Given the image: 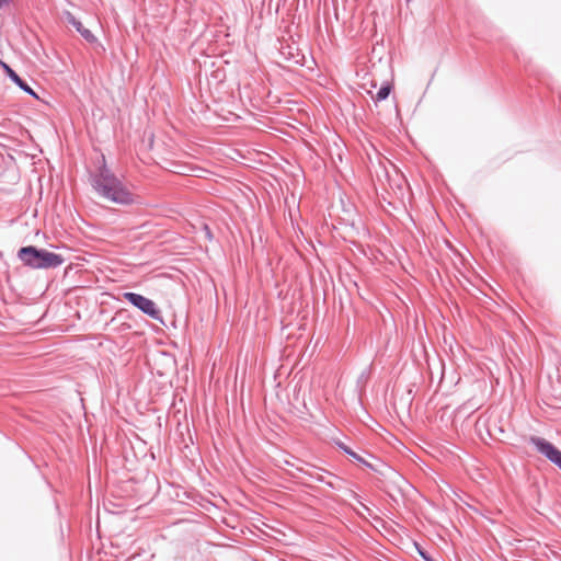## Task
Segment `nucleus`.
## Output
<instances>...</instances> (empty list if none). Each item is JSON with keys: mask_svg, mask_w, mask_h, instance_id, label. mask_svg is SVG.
Masks as SVG:
<instances>
[{"mask_svg": "<svg viewBox=\"0 0 561 561\" xmlns=\"http://www.w3.org/2000/svg\"><path fill=\"white\" fill-rule=\"evenodd\" d=\"M91 184L95 192L115 204L130 205L135 202L134 194L106 165L104 154H101V164L91 175Z\"/></svg>", "mask_w": 561, "mask_h": 561, "instance_id": "f257e3e1", "label": "nucleus"}, {"mask_svg": "<svg viewBox=\"0 0 561 561\" xmlns=\"http://www.w3.org/2000/svg\"><path fill=\"white\" fill-rule=\"evenodd\" d=\"M18 259L25 266L34 270L56 268L65 262L60 254L37 249L34 245L22 247L18 251Z\"/></svg>", "mask_w": 561, "mask_h": 561, "instance_id": "f03ea898", "label": "nucleus"}, {"mask_svg": "<svg viewBox=\"0 0 561 561\" xmlns=\"http://www.w3.org/2000/svg\"><path fill=\"white\" fill-rule=\"evenodd\" d=\"M124 298L131 304L134 307L141 310L145 314L149 316L150 318L158 320L160 319V310L157 308V305L153 300L137 294L127 291L124 294Z\"/></svg>", "mask_w": 561, "mask_h": 561, "instance_id": "7ed1b4c3", "label": "nucleus"}, {"mask_svg": "<svg viewBox=\"0 0 561 561\" xmlns=\"http://www.w3.org/2000/svg\"><path fill=\"white\" fill-rule=\"evenodd\" d=\"M529 443L561 470V451L554 445L539 436H530Z\"/></svg>", "mask_w": 561, "mask_h": 561, "instance_id": "20e7f679", "label": "nucleus"}, {"mask_svg": "<svg viewBox=\"0 0 561 561\" xmlns=\"http://www.w3.org/2000/svg\"><path fill=\"white\" fill-rule=\"evenodd\" d=\"M64 18L66 22L73 26L88 43H93L96 41V37L93 35V33L90 30L85 28L82 25V23L79 20H77L71 12L66 11L64 13Z\"/></svg>", "mask_w": 561, "mask_h": 561, "instance_id": "39448f33", "label": "nucleus"}, {"mask_svg": "<svg viewBox=\"0 0 561 561\" xmlns=\"http://www.w3.org/2000/svg\"><path fill=\"white\" fill-rule=\"evenodd\" d=\"M297 470L302 472L304 474L310 477L311 479L318 481V482H322V483L328 484L331 488H334L333 483L331 481L325 480V477H324V474H328L330 477L332 474L329 471H327V470H324L322 468L312 467V470H305L302 468H298Z\"/></svg>", "mask_w": 561, "mask_h": 561, "instance_id": "423d86ee", "label": "nucleus"}, {"mask_svg": "<svg viewBox=\"0 0 561 561\" xmlns=\"http://www.w3.org/2000/svg\"><path fill=\"white\" fill-rule=\"evenodd\" d=\"M3 68L7 72V75L9 76V78L14 82L16 83L23 91H25L27 94L34 96V98H37V95L35 94V92L33 91V89L24 81L22 80L18 73L12 70L8 65L3 64Z\"/></svg>", "mask_w": 561, "mask_h": 561, "instance_id": "0eeeda50", "label": "nucleus"}, {"mask_svg": "<svg viewBox=\"0 0 561 561\" xmlns=\"http://www.w3.org/2000/svg\"><path fill=\"white\" fill-rule=\"evenodd\" d=\"M337 446L340 449H342L346 455L351 456L354 460L367 466V467H370V465L365 461V459L363 457H360L358 454H356L355 451H353L350 447H347L344 443H337Z\"/></svg>", "mask_w": 561, "mask_h": 561, "instance_id": "6e6552de", "label": "nucleus"}, {"mask_svg": "<svg viewBox=\"0 0 561 561\" xmlns=\"http://www.w3.org/2000/svg\"><path fill=\"white\" fill-rule=\"evenodd\" d=\"M390 90H391V87L389 84L382 85L378 90L375 100L376 101H383V100H386L389 96V94H390Z\"/></svg>", "mask_w": 561, "mask_h": 561, "instance_id": "1a4fd4ad", "label": "nucleus"}, {"mask_svg": "<svg viewBox=\"0 0 561 561\" xmlns=\"http://www.w3.org/2000/svg\"><path fill=\"white\" fill-rule=\"evenodd\" d=\"M11 0H0V9L8 5Z\"/></svg>", "mask_w": 561, "mask_h": 561, "instance_id": "9d476101", "label": "nucleus"}, {"mask_svg": "<svg viewBox=\"0 0 561 561\" xmlns=\"http://www.w3.org/2000/svg\"><path fill=\"white\" fill-rule=\"evenodd\" d=\"M420 554L422 556V558L426 561H432L430 557H427L424 552L420 551Z\"/></svg>", "mask_w": 561, "mask_h": 561, "instance_id": "9b49d317", "label": "nucleus"}, {"mask_svg": "<svg viewBox=\"0 0 561 561\" xmlns=\"http://www.w3.org/2000/svg\"><path fill=\"white\" fill-rule=\"evenodd\" d=\"M205 232L208 238H211L210 230L207 226H205Z\"/></svg>", "mask_w": 561, "mask_h": 561, "instance_id": "f8f14e48", "label": "nucleus"}]
</instances>
